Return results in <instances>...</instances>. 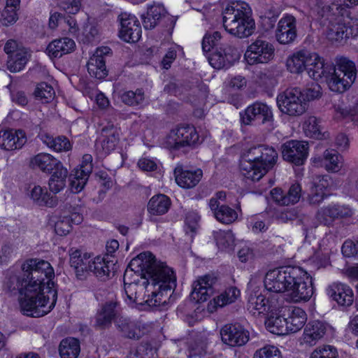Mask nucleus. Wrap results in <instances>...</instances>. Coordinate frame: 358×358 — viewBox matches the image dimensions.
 Returning a JSON list of instances; mask_svg holds the SVG:
<instances>
[{"label": "nucleus", "mask_w": 358, "mask_h": 358, "mask_svg": "<svg viewBox=\"0 0 358 358\" xmlns=\"http://www.w3.org/2000/svg\"><path fill=\"white\" fill-rule=\"evenodd\" d=\"M222 341L231 346L244 345L249 340V332L241 324H227L220 330Z\"/></svg>", "instance_id": "ddd939ff"}, {"label": "nucleus", "mask_w": 358, "mask_h": 358, "mask_svg": "<svg viewBox=\"0 0 358 358\" xmlns=\"http://www.w3.org/2000/svg\"><path fill=\"white\" fill-rule=\"evenodd\" d=\"M90 173V168L87 165L85 170L80 167L72 171L69 175L70 188L71 192L73 193H78L83 190L88 180Z\"/></svg>", "instance_id": "f704fd0d"}, {"label": "nucleus", "mask_w": 358, "mask_h": 358, "mask_svg": "<svg viewBox=\"0 0 358 358\" xmlns=\"http://www.w3.org/2000/svg\"><path fill=\"white\" fill-rule=\"evenodd\" d=\"M308 143L303 141H290L282 145L284 160L296 166L303 164L308 157Z\"/></svg>", "instance_id": "4468645a"}, {"label": "nucleus", "mask_w": 358, "mask_h": 358, "mask_svg": "<svg viewBox=\"0 0 358 358\" xmlns=\"http://www.w3.org/2000/svg\"><path fill=\"white\" fill-rule=\"evenodd\" d=\"M38 137L48 148L56 152H68L72 148L70 141L64 136L54 138L47 133H41Z\"/></svg>", "instance_id": "2f4dec72"}, {"label": "nucleus", "mask_w": 358, "mask_h": 358, "mask_svg": "<svg viewBox=\"0 0 358 358\" xmlns=\"http://www.w3.org/2000/svg\"><path fill=\"white\" fill-rule=\"evenodd\" d=\"M304 97V101L313 100L320 97L321 87L315 82H312L302 92Z\"/></svg>", "instance_id": "bf43d9fd"}, {"label": "nucleus", "mask_w": 358, "mask_h": 358, "mask_svg": "<svg viewBox=\"0 0 358 358\" xmlns=\"http://www.w3.org/2000/svg\"><path fill=\"white\" fill-rule=\"evenodd\" d=\"M118 19L120 28L119 36L127 43H136L141 36V27L139 21L134 15L127 13H121Z\"/></svg>", "instance_id": "f8f14e48"}, {"label": "nucleus", "mask_w": 358, "mask_h": 358, "mask_svg": "<svg viewBox=\"0 0 358 358\" xmlns=\"http://www.w3.org/2000/svg\"><path fill=\"white\" fill-rule=\"evenodd\" d=\"M210 210L213 212L215 218L224 224H231L238 217L236 211L227 205H222L217 208Z\"/></svg>", "instance_id": "c03bdc74"}, {"label": "nucleus", "mask_w": 358, "mask_h": 358, "mask_svg": "<svg viewBox=\"0 0 358 358\" xmlns=\"http://www.w3.org/2000/svg\"><path fill=\"white\" fill-rule=\"evenodd\" d=\"M334 108L336 118L358 124V99L342 100Z\"/></svg>", "instance_id": "4be33fe9"}, {"label": "nucleus", "mask_w": 358, "mask_h": 358, "mask_svg": "<svg viewBox=\"0 0 358 358\" xmlns=\"http://www.w3.org/2000/svg\"><path fill=\"white\" fill-rule=\"evenodd\" d=\"M58 6L69 14L77 13L81 6L82 0H57Z\"/></svg>", "instance_id": "4d7b16f0"}, {"label": "nucleus", "mask_w": 358, "mask_h": 358, "mask_svg": "<svg viewBox=\"0 0 358 358\" xmlns=\"http://www.w3.org/2000/svg\"><path fill=\"white\" fill-rule=\"evenodd\" d=\"M117 306L115 301H108L103 304L95 315L94 327L103 329L110 326L117 313Z\"/></svg>", "instance_id": "b1692460"}, {"label": "nucleus", "mask_w": 358, "mask_h": 358, "mask_svg": "<svg viewBox=\"0 0 358 358\" xmlns=\"http://www.w3.org/2000/svg\"><path fill=\"white\" fill-rule=\"evenodd\" d=\"M71 229L70 219L67 216L59 217L55 224V233L59 236H66Z\"/></svg>", "instance_id": "052dcab7"}, {"label": "nucleus", "mask_w": 358, "mask_h": 358, "mask_svg": "<svg viewBox=\"0 0 358 358\" xmlns=\"http://www.w3.org/2000/svg\"><path fill=\"white\" fill-rule=\"evenodd\" d=\"M75 48L76 43L73 39L64 37L50 42L46 48V52L52 58H59L72 52Z\"/></svg>", "instance_id": "cd10ccee"}, {"label": "nucleus", "mask_w": 358, "mask_h": 358, "mask_svg": "<svg viewBox=\"0 0 358 358\" xmlns=\"http://www.w3.org/2000/svg\"><path fill=\"white\" fill-rule=\"evenodd\" d=\"M25 48L14 39H9L5 43L3 50L8 55V57L14 55L20 51V49Z\"/></svg>", "instance_id": "338daca9"}, {"label": "nucleus", "mask_w": 358, "mask_h": 358, "mask_svg": "<svg viewBox=\"0 0 358 358\" xmlns=\"http://www.w3.org/2000/svg\"><path fill=\"white\" fill-rule=\"evenodd\" d=\"M148 15L150 16L153 18H157V21L164 17L166 12L164 7L159 3H154L148 7Z\"/></svg>", "instance_id": "e2e57ef3"}, {"label": "nucleus", "mask_w": 358, "mask_h": 358, "mask_svg": "<svg viewBox=\"0 0 358 358\" xmlns=\"http://www.w3.org/2000/svg\"><path fill=\"white\" fill-rule=\"evenodd\" d=\"M343 8L337 3H331L324 5L319 11V14L322 17L329 20V24L340 19L343 15Z\"/></svg>", "instance_id": "09e8293b"}, {"label": "nucleus", "mask_w": 358, "mask_h": 358, "mask_svg": "<svg viewBox=\"0 0 358 358\" xmlns=\"http://www.w3.org/2000/svg\"><path fill=\"white\" fill-rule=\"evenodd\" d=\"M223 45L224 42L221 34L217 31L212 34H206L202 40V50L204 52L219 51V48Z\"/></svg>", "instance_id": "37998d69"}, {"label": "nucleus", "mask_w": 358, "mask_h": 358, "mask_svg": "<svg viewBox=\"0 0 358 358\" xmlns=\"http://www.w3.org/2000/svg\"><path fill=\"white\" fill-rule=\"evenodd\" d=\"M17 19V11L13 8H6L3 10L1 14V22L4 26H9L16 22Z\"/></svg>", "instance_id": "680f3d73"}, {"label": "nucleus", "mask_w": 358, "mask_h": 358, "mask_svg": "<svg viewBox=\"0 0 358 358\" xmlns=\"http://www.w3.org/2000/svg\"><path fill=\"white\" fill-rule=\"evenodd\" d=\"M330 329L331 327L326 322L319 320L310 322L304 328L303 341L309 346H313L323 338Z\"/></svg>", "instance_id": "aec40b11"}, {"label": "nucleus", "mask_w": 358, "mask_h": 358, "mask_svg": "<svg viewBox=\"0 0 358 358\" xmlns=\"http://www.w3.org/2000/svg\"><path fill=\"white\" fill-rule=\"evenodd\" d=\"M278 153L266 145L252 146L245 150L240 162V170L245 178L259 180L276 164Z\"/></svg>", "instance_id": "39448f33"}, {"label": "nucleus", "mask_w": 358, "mask_h": 358, "mask_svg": "<svg viewBox=\"0 0 358 358\" xmlns=\"http://www.w3.org/2000/svg\"><path fill=\"white\" fill-rule=\"evenodd\" d=\"M213 234L216 244L220 249H232L235 238L231 231L219 230L214 231Z\"/></svg>", "instance_id": "de8ad7c7"}, {"label": "nucleus", "mask_w": 358, "mask_h": 358, "mask_svg": "<svg viewBox=\"0 0 358 358\" xmlns=\"http://www.w3.org/2000/svg\"><path fill=\"white\" fill-rule=\"evenodd\" d=\"M215 281L216 278L210 275L200 277L192 285V291L190 294L191 299L196 303L206 301L214 292L213 285Z\"/></svg>", "instance_id": "a211bd4d"}, {"label": "nucleus", "mask_w": 358, "mask_h": 358, "mask_svg": "<svg viewBox=\"0 0 358 358\" xmlns=\"http://www.w3.org/2000/svg\"><path fill=\"white\" fill-rule=\"evenodd\" d=\"M199 134L193 126L183 125L172 129L167 135L164 144L171 150L185 153L188 148L199 141Z\"/></svg>", "instance_id": "0eeeda50"}, {"label": "nucleus", "mask_w": 358, "mask_h": 358, "mask_svg": "<svg viewBox=\"0 0 358 358\" xmlns=\"http://www.w3.org/2000/svg\"><path fill=\"white\" fill-rule=\"evenodd\" d=\"M176 287V277L170 267L157 262L150 252H144L133 258L124 275L125 301L136 303L138 308H166L172 302V294Z\"/></svg>", "instance_id": "f257e3e1"}, {"label": "nucleus", "mask_w": 358, "mask_h": 358, "mask_svg": "<svg viewBox=\"0 0 358 358\" xmlns=\"http://www.w3.org/2000/svg\"><path fill=\"white\" fill-rule=\"evenodd\" d=\"M27 137L22 130L0 131V147L6 150L20 149L26 143Z\"/></svg>", "instance_id": "5701e85b"}, {"label": "nucleus", "mask_w": 358, "mask_h": 358, "mask_svg": "<svg viewBox=\"0 0 358 358\" xmlns=\"http://www.w3.org/2000/svg\"><path fill=\"white\" fill-rule=\"evenodd\" d=\"M69 253V263L73 268L76 277L79 280H83L86 278L87 273L90 268L91 259L90 255L87 252H82L79 249L71 248Z\"/></svg>", "instance_id": "6ab92c4d"}, {"label": "nucleus", "mask_w": 358, "mask_h": 358, "mask_svg": "<svg viewBox=\"0 0 358 358\" xmlns=\"http://www.w3.org/2000/svg\"><path fill=\"white\" fill-rule=\"evenodd\" d=\"M357 242L355 243L351 241H346L342 245L341 251L344 256L357 257Z\"/></svg>", "instance_id": "774afa93"}, {"label": "nucleus", "mask_w": 358, "mask_h": 358, "mask_svg": "<svg viewBox=\"0 0 358 358\" xmlns=\"http://www.w3.org/2000/svg\"><path fill=\"white\" fill-rule=\"evenodd\" d=\"M251 10L243 1H233L222 11L223 26L229 34L242 38L250 36L255 29Z\"/></svg>", "instance_id": "423d86ee"}, {"label": "nucleus", "mask_w": 358, "mask_h": 358, "mask_svg": "<svg viewBox=\"0 0 358 358\" xmlns=\"http://www.w3.org/2000/svg\"><path fill=\"white\" fill-rule=\"evenodd\" d=\"M348 28L342 22V17L330 23L329 26V36L331 39L339 41L344 38H348Z\"/></svg>", "instance_id": "8fccbe9b"}, {"label": "nucleus", "mask_w": 358, "mask_h": 358, "mask_svg": "<svg viewBox=\"0 0 358 358\" xmlns=\"http://www.w3.org/2000/svg\"><path fill=\"white\" fill-rule=\"evenodd\" d=\"M117 327L123 337L129 339L138 340L148 332L145 324L127 319H120L117 322Z\"/></svg>", "instance_id": "a878e982"}, {"label": "nucleus", "mask_w": 358, "mask_h": 358, "mask_svg": "<svg viewBox=\"0 0 358 358\" xmlns=\"http://www.w3.org/2000/svg\"><path fill=\"white\" fill-rule=\"evenodd\" d=\"M241 121L245 125H250L253 121L262 124L271 123L273 120L271 108L262 102L256 101L240 113Z\"/></svg>", "instance_id": "9b49d317"}, {"label": "nucleus", "mask_w": 358, "mask_h": 358, "mask_svg": "<svg viewBox=\"0 0 358 358\" xmlns=\"http://www.w3.org/2000/svg\"><path fill=\"white\" fill-rule=\"evenodd\" d=\"M80 351V343L74 338L63 339L59 347L61 358H77Z\"/></svg>", "instance_id": "ea45409f"}, {"label": "nucleus", "mask_w": 358, "mask_h": 358, "mask_svg": "<svg viewBox=\"0 0 358 358\" xmlns=\"http://www.w3.org/2000/svg\"><path fill=\"white\" fill-rule=\"evenodd\" d=\"M306 135L310 138H319L322 136L320 121L314 116L309 117L303 123Z\"/></svg>", "instance_id": "603ef678"}, {"label": "nucleus", "mask_w": 358, "mask_h": 358, "mask_svg": "<svg viewBox=\"0 0 358 358\" xmlns=\"http://www.w3.org/2000/svg\"><path fill=\"white\" fill-rule=\"evenodd\" d=\"M336 214L334 205H329L317 210L316 219L320 224L329 227L337 219Z\"/></svg>", "instance_id": "49530a36"}, {"label": "nucleus", "mask_w": 358, "mask_h": 358, "mask_svg": "<svg viewBox=\"0 0 358 358\" xmlns=\"http://www.w3.org/2000/svg\"><path fill=\"white\" fill-rule=\"evenodd\" d=\"M324 164L328 171L338 172L343 164L342 157L334 149L326 150L323 153Z\"/></svg>", "instance_id": "79ce46f5"}, {"label": "nucleus", "mask_w": 358, "mask_h": 358, "mask_svg": "<svg viewBox=\"0 0 358 358\" xmlns=\"http://www.w3.org/2000/svg\"><path fill=\"white\" fill-rule=\"evenodd\" d=\"M240 295V291L235 287H230L217 296L210 302L208 309L212 312L217 308H222L234 303Z\"/></svg>", "instance_id": "473e14b6"}, {"label": "nucleus", "mask_w": 358, "mask_h": 358, "mask_svg": "<svg viewBox=\"0 0 358 358\" xmlns=\"http://www.w3.org/2000/svg\"><path fill=\"white\" fill-rule=\"evenodd\" d=\"M54 269L48 262L29 259L22 270H8L6 273L3 290L20 295L21 311L27 316L40 317L55 306L57 290L54 282Z\"/></svg>", "instance_id": "f03ea898"}, {"label": "nucleus", "mask_w": 358, "mask_h": 358, "mask_svg": "<svg viewBox=\"0 0 358 358\" xmlns=\"http://www.w3.org/2000/svg\"><path fill=\"white\" fill-rule=\"evenodd\" d=\"M154 351L152 346L148 343H141L134 351L130 352L131 358H151Z\"/></svg>", "instance_id": "13d9d810"}, {"label": "nucleus", "mask_w": 358, "mask_h": 358, "mask_svg": "<svg viewBox=\"0 0 358 358\" xmlns=\"http://www.w3.org/2000/svg\"><path fill=\"white\" fill-rule=\"evenodd\" d=\"M113 266L114 264L112 261L98 256L91 262L89 271L93 272L101 280L105 281L110 278L111 275H113Z\"/></svg>", "instance_id": "c756f323"}, {"label": "nucleus", "mask_w": 358, "mask_h": 358, "mask_svg": "<svg viewBox=\"0 0 358 358\" xmlns=\"http://www.w3.org/2000/svg\"><path fill=\"white\" fill-rule=\"evenodd\" d=\"M252 358H282V355L276 346L268 345L257 350Z\"/></svg>", "instance_id": "5fc2aeb1"}, {"label": "nucleus", "mask_w": 358, "mask_h": 358, "mask_svg": "<svg viewBox=\"0 0 358 358\" xmlns=\"http://www.w3.org/2000/svg\"><path fill=\"white\" fill-rule=\"evenodd\" d=\"M265 324L269 331L275 334L285 335L288 334L287 317L280 314L270 315L266 320Z\"/></svg>", "instance_id": "a19ab883"}, {"label": "nucleus", "mask_w": 358, "mask_h": 358, "mask_svg": "<svg viewBox=\"0 0 358 358\" xmlns=\"http://www.w3.org/2000/svg\"><path fill=\"white\" fill-rule=\"evenodd\" d=\"M357 77L355 64L348 58H341L336 66L332 64L320 63L312 73L314 80L324 79L329 90L343 93L348 90Z\"/></svg>", "instance_id": "20e7f679"}, {"label": "nucleus", "mask_w": 358, "mask_h": 358, "mask_svg": "<svg viewBox=\"0 0 358 358\" xmlns=\"http://www.w3.org/2000/svg\"><path fill=\"white\" fill-rule=\"evenodd\" d=\"M266 289L274 293L286 292L294 303L308 301L314 293L312 277L297 266H282L268 271L264 278Z\"/></svg>", "instance_id": "7ed1b4c3"}, {"label": "nucleus", "mask_w": 358, "mask_h": 358, "mask_svg": "<svg viewBox=\"0 0 358 358\" xmlns=\"http://www.w3.org/2000/svg\"><path fill=\"white\" fill-rule=\"evenodd\" d=\"M171 199L165 194L153 196L148 202V210L155 215H161L166 213L171 206Z\"/></svg>", "instance_id": "e433bc0d"}, {"label": "nucleus", "mask_w": 358, "mask_h": 358, "mask_svg": "<svg viewBox=\"0 0 358 358\" xmlns=\"http://www.w3.org/2000/svg\"><path fill=\"white\" fill-rule=\"evenodd\" d=\"M122 101L129 106L142 105L145 101V94L142 89H136L135 91H124L121 94Z\"/></svg>", "instance_id": "a18cd8bd"}, {"label": "nucleus", "mask_w": 358, "mask_h": 358, "mask_svg": "<svg viewBox=\"0 0 358 358\" xmlns=\"http://www.w3.org/2000/svg\"><path fill=\"white\" fill-rule=\"evenodd\" d=\"M111 54L110 48L103 46L98 48L87 64V71L90 76L97 79H103L108 74L105 57Z\"/></svg>", "instance_id": "dca6fc26"}, {"label": "nucleus", "mask_w": 358, "mask_h": 358, "mask_svg": "<svg viewBox=\"0 0 358 358\" xmlns=\"http://www.w3.org/2000/svg\"><path fill=\"white\" fill-rule=\"evenodd\" d=\"M52 173L48 180V187L50 191L56 194L66 187L69 173L63 164Z\"/></svg>", "instance_id": "4c0bfd02"}, {"label": "nucleus", "mask_w": 358, "mask_h": 358, "mask_svg": "<svg viewBox=\"0 0 358 358\" xmlns=\"http://www.w3.org/2000/svg\"><path fill=\"white\" fill-rule=\"evenodd\" d=\"M332 183L331 178L329 175L318 176L315 178L313 186L318 189L325 192V190Z\"/></svg>", "instance_id": "0e129e2a"}, {"label": "nucleus", "mask_w": 358, "mask_h": 358, "mask_svg": "<svg viewBox=\"0 0 358 358\" xmlns=\"http://www.w3.org/2000/svg\"><path fill=\"white\" fill-rule=\"evenodd\" d=\"M323 62L324 59L317 53L301 50L289 56L287 59L286 65L288 71L292 73L299 74L306 70L312 78V73L316 70L317 64Z\"/></svg>", "instance_id": "1a4fd4ad"}, {"label": "nucleus", "mask_w": 358, "mask_h": 358, "mask_svg": "<svg viewBox=\"0 0 358 358\" xmlns=\"http://www.w3.org/2000/svg\"><path fill=\"white\" fill-rule=\"evenodd\" d=\"M219 48V51L212 52L208 57L210 64L215 69H220L229 66L240 57L238 50L225 43Z\"/></svg>", "instance_id": "2eb2a0df"}, {"label": "nucleus", "mask_w": 358, "mask_h": 358, "mask_svg": "<svg viewBox=\"0 0 358 358\" xmlns=\"http://www.w3.org/2000/svg\"><path fill=\"white\" fill-rule=\"evenodd\" d=\"M297 36L296 19L294 16L287 15L278 23L275 30V38L280 44L287 45L294 41Z\"/></svg>", "instance_id": "f3484780"}, {"label": "nucleus", "mask_w": 358, "mask_h": 358, "mask_svg": "<svg viewBox=\"0 0 358 358\" xmlns=\"http://www.w3.org/2000/svg\"><path fill=\"white\" fill-rule=\"evenodd\" d=\"M62 165L57 158L48 153H39L30 159V166L43 173H50Z\"/></svg>", "instance_id": "bb28decb"}, {"label": "nucleus", "mask_w": 358, "mask_h": 358, "mask_svg": "<svg viewBox=\"0 0 358 358\" xmlns=\"http://www.w3.org/2000/svg\"><path fill=\"white\" fill-rule=\"evenodd\" d=\"M326 196L327 194L325 192H322L313 186L308 196V201L310 204L317 205L320 203Z\"/></svg>", "instance_id": "69168bd1"}, {"label": "nucleus", "mask_w": 358, "mask_h": 358, "mask_svg": "<svg viewBox=\"0 0 358 358\" xmlns=\"http://www.w3.org/2000/svg\"><path fill=\"white\" fill-rule=\"evenodd\" d=\"M177 184L183 188H192L201 180L203 172L200 169L194 171L183 170L181 167H176L174 171Z\"/></svg>", "instance_id": "c85d7f7f"}, {"label": "nucleus", "mask_w": 358, "mask_h": 358, "mask_svg": "<svg viewBox=\"0 0 358 358\" xmlns=\"http://www.w3.org/2000/svg\"><path fill=\"white\" fill-rule=\"evenodd\" d=\"M53 87L47 83H41L37 85L34 91L35 96L43 103H49L55 97Z\"/></svg>", "instance_id": "3c124183"}, {"label": "nucleus", "mask_w": 358, "mask_h": 358, "mask_svg": "<svg viewBox=\"0 0 358 358\" xmlns=\"http://www.w3.org/2000/svg\"><path fill=\"white\" fill-rule=\"evenodd\" d=\"M285 310L288 312V317H287L288 334L299 331L307 320L305 311L298 307L285 308Z\"/></svg>", "instance_id": "7c9ffc66"}, {"label": "nucleus", "mask_w": 358, "mask_h": 358, "mask_svg": "<svg viewBox=\"0 0 358 358\" xmlns=\"http://www.w3.org/2000/svg\"><path fill=\"white\" fill-rule=\"evenodd\" d=\"M284 203L286 206L297 203L301 196V187L299 183L292 184L287 192H285Z\"/></svg>", "instance_id": "864d4df0"}, {"label": "nucleus", "mask_w": 358, "mask_h": 358, "mask_svg": "<svg viewBox=\"0 0 358 358\" xmlns=\"http://www.w3.org/2000/svg\"><path fill=\"white\" fill-rule=\"evenodd\" d=\"M338 352L336 348L331 345H325L315 349L310 358H337Z\"/></svg>", "instance_id": "6e6d98bb"}, {"label": "nucleus", "mask_w": 358, "mask_h": 358, "mask_svg": "<svg viewBox=\"0 0 358 358\" xmlns=\"http://www.w3.org/2000/svg\"><path fill=\"white\" fill-rule=\"evenodd\" d=\"M31 55L27 48H21L20 51L10 57H8L7 68L10 72H18L22 70Z\"/></svg>", "instance_id": "58836bf2"}, {"label": "nucleus", "mask_w": 358, "mask_h": 358, "mask_svg": "<svg viewBox=\"0 0 358 358\" xmlns=\"http://www.w3.org/2000/svg\"><path fill=\"white\" fill-rule=\"evenodd\" d=\"M248 310L255 317L265 315L270 310L268 300L262 294H251L248 299Z\"/></svg>", "instance_id": "c9c22d12"}, {"label": "nucleus", "mask_w": 358, "mask_h": 358, "mask_svg": "<svg viewBox=\"0 0 358 358\" xmlns=\"http://www.w3.org/2000/svg\"><path fill=\"white\" fill-rule=\"evenodd\" d=\"M101 141L96 143V150L102 155H106L114 150L119 142L120 135L117 129L112 124H108L101 129Z\"/></svg>", "instance_id": "412c9836"}, {"label": "nucleus", "mask_w": 358, "mask_h": 358, "mask_svg": "<svg viewBox=\"0 0 358 358\" xmlns=\"http://www.w3.org/2000/svg\"><path fill=\"white\" fill-rule=\"evenodd\" d=\"M299 88L286 90L278 95L276 101L280 111L290 116H299L306 110V102Z\"/></svg>", "instance_id": "6e6552de"}, {"label": "nucleus", "mask_w": 358, "mask_h": 358, "mask_svg": "<svg viewBox=\"0 0 358 358\" xmlns=\"http://www.w3.org/2000/svg\"><path fill=\"white\" fill-rule=\"evenodd\" d=\"M274 51L271 43L258 38L248 47L245 57L250 65L266 64L273 58Z\"/></svg>", "instance_id": "9d476101"}, {"label": "nucleus", "mask_w": 358, "mask_h": 358, "mask_svg": "<svg viewBox=\"0 0 358 358\" xmlns=\"http://www.w3.org/2000/svg\"><path fill=\"white\" fill-rule=\"evenodd\" d=\"M30 197L34 203L41 206L53 208L58 203L56 196L50 195L45 189L39 185L34 186L31 190Z\"/></svg>", "instance_id": "72a5a7b5"}, {"label": "nucleus", "mask_w": 358, "mask_h": 358, "mask_svg": "<svg viewBox=\"0 0 358 358\" xmlns=\"http://www.w3.org/2000/svg\"><path fill=\"white\" fill-rule=\"evenodd\" d=\"M328 295L339 305L349 306L354 300V294L352 289L341 282H334L327 289Z\"/></svg>", "instance_id": "393cba45"}]
</instances>
